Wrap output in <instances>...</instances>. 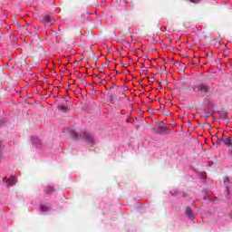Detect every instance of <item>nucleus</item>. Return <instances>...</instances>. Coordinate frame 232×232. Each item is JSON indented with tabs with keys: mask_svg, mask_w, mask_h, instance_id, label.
Listing matches in <instances>:
<instances>
[{
	"mask_svg": "<svg viewBox=\"0 0 232 232\" xmlns=\"http://www.w3.org/2000/svg\"><path fill=\"white\" fill-rule=\"evenodd\" d=\"M102 81H104V79H102L99 84H102Z\"/></svg>",
	"mask_w": 232,
	"mask_h": 232,
	"instance_id": "obj_16",
	"label": "nucleus"
},
{
	"mask_svg": "<svg viewBox=\"0 0 232 232\" xmlns=\"http://www.w3.org/2000/svg\"><path fill=\"white\" fill-rule=\"evenodd\" d=\"M218 142H222V139H218Z\"/></svg>",
	"mask_w": 232,
	"mask_h": 232,
	"instance_id": "obj_17",
	"label": "nucleus"
},
{
	"mask_svg": "<svg viewBox=\"0 0 232 232\" xmlns=\"http://www.w3.org/2000/svg\"><path fill=\"white\" fill-rule=\"evenodd\" d=\"M219 119H227V112L226 111H220L219 112Z\"/></svg>",
	"mask_w": 232,
	"mask_h": 232,
	"instance_id": "obj_11",
	"label": "nucleus"
},
{
	"mask_svg": "<svg viewBox=\"0 0 232 232\" xmlns=\"http://www.w3.org/2000/svg\"><path fill=\"white\" fill-rule=\"evenodd\" d=\"M79 134H77V132H72V139H74V140H77V139H79Z\"/></svg>",
	"mask_w": 232,
	"mask_h": 232,
	"instance_id": "obj_12",
	"label": "nucleus"
},
{
	"mask_svg": "<svg viewBox=\"0 0 232 232\" xmlns=\"http://www.w3.org/2000/svg\"><path fill=\"white\" fill-rule=\"evenodd\" d=\"M170 130L168 129V127L160 126L158 130L155 131V133H158L159 135H164V133H169Z\"/></svg>",
	"mask_w": 232,
	"mask_h": 232,
	"instance_id": "obj_5",
	"label": "nucleus"
},
{
	"mask_svg": "<svg viewBox=\"0 0 232 232\" xmlns=\"http://www.w3.org/2000/svg\"><path fill=\"white\" fill-rule=\"evenodd\" d=\"M80 139H83V140H86V142H89L90 144H93V142H95V138H93V135L88 132H82L80 134Z\"/></svg>",
	"mask_w": 232,
	"mask_h": 232,
	"instance_id": "obj_3",
	"label": "nucleus"
},
{
	"mask_svg": "<svg viewBox=\"0 0 232 232\" xmlns=\"http://www.w3.org/2000/svg\"><path fill=\"white\" fill-rule=\"evenodd\" d=\"M34 52L38 53V55H43L44 53V48H43V45H38L34 49Z\"/></svg>",
	"mask_w": 232,
	"mask_h": 232,
	"instance_id": "obj_8",
	"label": "nucleus"
},
{
	"mask_svg": "<svg viewBox=\"0 0 232 232\" xmlns=\"http://www.w3.org/2000/svg\"><path fill=\"white\" fill-rule=\"evenodd\" d=\"M121 64H122L123 67L126 66V64H124V63H121Z\"/></svg>",
	"mask_w": 232,
	"mask_h": 232,
	"instance_id": "obj_25",
	"label": "nucleus"
},
{
	"mask_svg": "<svg viewBox=\"0 0 232 232\" xmlns=\"http://www.w3.org/2000/svg\"><path fill=\"white\" fill-rule=\"evenodd\" d=\"M95 61H99V58H95Z\"/></svg>",
	"mask_w": 232,
	"mask_h": 232,
	"instance_id": "obj_24",
	"label": "nucleus"
},
{
	"mask_svg": "<svg viewBox=\"0 0 232 232\" xmlns=\"http://www.w3.org/2000/svg\"><path fill=\"white\" fill-rule=\"evenodd\" d=\"M79 79H80V81H82V82H83V84H87L85 80H82L81 78H79Z\"/></svg>",
	"mask_w": 232,
	"mask_h": 232,
	"instance_id": "obj_15",
	"label": "nucleus"
},
{
	"mask_svg": "<svg viewBox=\"0 0 232 232\" xmlns=\"http://www.w3.org/2000/svg\"><path fill=\"white\" fill-rule=\"evenodd\" d=\"M1 160H3V156H1V154H0V162H1Z\"/></svg>",
	"mask_w": 232,
	"mask_h": 232,
	"instance_id": "obj_18",
	"label": "nucleus"
},
{
	"mask_svg": "<svg viewBox=\"0 0 232 232\" xmlns=\"http://www.w3.org/2000/svg\"><path fill=\"white\" fill-rule=\"evenodd\" d=\"M110 99H113V95L111 94V95H110Z\"/></svg>",
	"mask_w": 232,
	"mask_h": 232,
	"instance_id": "obj_20",
	"label": "nucleus"
},
{
	"mask_svg": "<svg viewBox=\"0 0 232 232\" xmlns=\"http://www.w3.org/2000/svg\"><path fill=\"white\" fill-rule=\"evenodd\" d=\"M112 86H115V83H112Z\"/></svg>",
	"mask_w": 232,
	"mask_h": 232,
	"instance_id": "obj_26",
	"label": "nucleus"
},
{
	"mask_svg": "<svg viewBox=\"0 0 232 232\" xmlns=\"http://www.w3.org/2000/svg\"><path fill=\"white\" fill-rule=\"evenodd\" d=\"M40 22L43 24H53V23H55V19L48 14H44L40 16Z\"/></svg>",
	"mask_w": 232,
	"mask_h": 232,
	"instance_id": "obj_2",
	"label": "nucleus"
},
{
	"mask_svg": "<svg viewBox=\"0 0 232 232\" xmlns=\"http://www.w3.org/2000/svg\"><path fill=\"white\" fill-rule=\"evenodd\" d=\"M22 64H24V66H28V63H26V60H23Z\"/></svg>",
	"mask_w": 232,
	"mask_h": 232,
	"instance_id": "obj_13",
	"label": "nucleus"
},
{
	"mask_svg": "<svg viewBox=\"0 0 232 232\" xmlns=\"http://www.w3.org/2000/svg\"><path fill=\"white\" fill-rule=\"evenodd\" d=\"M41 209H42V211H48V208H46V207H42Z\"/></svg>",
	"mask_w": 232,
	"mask_h": 232,
	"instance_id": "obj_14",
	"label": "nucleus"
},
{
	"mask_svg": "<svg viewBox=\"0 0 232 232\" xmlns=\"http://www.w3.org/2000/svg\"><path fill=\"white\" fill-rule=\"evenodd\" d=\"M79 18H80V19H82V14H80V15H79Z\"/></svg>",
	"mask_w": 232,
	"mask_h": 232,
	"instance_id": "obj_19",
	"label": "nucleus"
},
{
	"mask_svg": "<svg viewBox=\"0 0 232 232\" xmlns=\"http://www.w3.org/2000/svg\"><path fill=\"white\" fill-rule=\"evenodd\" d=\"M4 180L6 188H12V186L17 184V177L15 176H11L9 179L5 178Z\"/></svg>",
	"mask_w": 232,
	"mask_h": 232,
	"instance_id": "obj_4",
	"label": "nucleus"
},
{
	"mask_svg": "<svg viewBox=\"0 0 232 232\" xmlns=\"http://www.w3.org/2000/svg\"><path fill=\"white\" fill-rule=\"evenodd\" d=\"M160 124H164V122L163 121H160Z\"/></svg>",
	"mask_w": 232,
	"mask_h": 232,
	"instance_id": "obj_21",
	"label": "nucleus"
},
{
	"mask_svg": "<svg viewBox=\"0 0 232 232\" xmlns=\"http://www.w3.org/2000/svg\"><path fill=\"white\" fill-rule=\"evenodd\" d=\"M94 77H99V75H98V74H95Z\"/></svg>",
	"mask_w": 232,
	"mask_h": 232,
	"instance_id": "obj_22",
	"label": "nucleus"
},
{
	"mask_svg": "<svg viewBox=\"0 0 232 232\" xmlns=\"http://www.w3.org/2000/svg\"><path fill=\"white\" fill-rule=\"evenodd\" d=\"M185 215L191 220H193V218H195V214H193V210H191V208H189V207L186 208Z\"/></svg>",
	"mask_w": 232,
	"mask_h": 232,
	"instance_id": "obj_6",
	"label": "nucleus"
},
{
	"mask_svg": "<svg viewBox=\"0 0 232 232\" xmlns=\"http://www.w3.org/2000/svg\"><path fill=\"white\" fill-rule=\"evenodd\" d=\"M54 189L53 188V187H47L45 189H44V193H46V195H50L52 193H53Z\"/></svg>",
	"mask_w": 232,
	"mask_h": 232,
	"instance_id": "obj_9",
	"label": "nucleus"
},
{
	"mask_svg": "<svg viewBox=\"0 0 232 232\" xmlns=\"http://www.w3.org/2000/svg\"><path fill=\"white\" fill-rule=\"evenodd\" d=\"M195 88L198 89V93L199 95H207V93H209L211 92V88H209V85L201 83L195 86Z\"/></svg>",
	"mask_w": 232,
	"mask_h": 232,
	"instance_id": "obj_1",
	"label": "nucleus"
},
{
	"mask_svg": "<svg viewBox=\"0 0 232 232\" xmlns=\"http://www.w3.org/2000/svg\"><path fill=\"white\" fill-rule=\"evenodd\" d=\"M221 140L225 146H232L231 137H224Z\"/></svg>",
	"mask_w": 232,
	"mask_h": 232,
	"instance_id": "obj_7",
	"label": "nucleus"
},
{
	"mask_svg": "<svg viewBox=\"0 0 232 232\" xmlns=\"http://www.w3.org/2000/svg\"><path fill=\"white\" fill-rule=\"evenodd\" d=\"M95 61H99V58H95Z\"/></svg>",
	"mask_w": 232,
	"mask_h": 232,
	"instance_id": "obj_23",
	"label": "nucleus"
},
{
	"mask_svg": "<svg viewBox=\"0 0 232 232\" xmlns=\"http://www.w3.org/2000/svg\"><path fill=\"white\" fill-rule=\"evenodd\" d=\"M58 110H60L61 111H68L69 109L66 105H59Z\"/></svg>",
	"mask_w": 232,
	"mask_h": 232,
	"instance_id": "obj_10",
	"label": "nucleus"
}]
</instances>
